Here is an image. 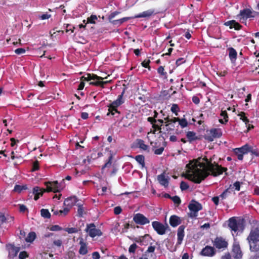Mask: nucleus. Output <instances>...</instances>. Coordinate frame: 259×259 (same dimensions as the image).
<instances>
[{
  "mask_svg": "<svg viewBox=\"0 0 259 259\" xmlns=\"http://www.w3.org/2000/svg\"><path fill=\"white\" fill-rule=\"evenodd\" d=\"M188 170L185 178L196 184H200L204 180L211 172L204 162H190L186 165Z\"/></svg>",
  "mask_w": 259,
  "mask_h": 259,
  "instance_id": "f257e3e1",
  "label": "nucleus"
},
{
  "mask_svg": "<svg viewBox=\"0 0 259 259\" xmlns=\"http://www.w3.org/2000/svg\"><path fill=\"white\" fill-rule=\"evenodd\" d=\"M45 184L47 187L46 189L40 188L38 186L34 187L33 188L32 193L34 195V199L35 200H37L46 192L56 193L60 192L61 190L57 181L46 182Z\"/></svg>",
  "mask_w": 259,
  "mask_h": 259,
  "instance_id": "f03ea898",
  "label": "nucleus"
},
{
  "mask_svg": "<svg viewBox=\"0 0 259 259\" xmlns=\"http://www.w3.org/2000/svg\"><path fill=\"white\" fill-rule=\"evenodd\" d=\"M104 78L101 76H99L95 74L86 73L83 76L80 77V80L81 81H90L93 80V81L90 82V85L101 87L104 88V85L109 83V81H103Z\"/></svg>",
  "mask_w": 259,
  "mask_h": 259,
  "instance_id": "7ed1b4c3",
  "label": "nucleus"
},
{
  "mask_svg": "<svg viewBox=\"0 0 259 259\" xmlns=\"http://www.w3.org/2000/svg\"><path fill=\"white\" fill-rule=\"evenodd\" d=\"M203 160L204 163L206 164V167L208 168V169L211 172V175L213 177H217L227 170V168L219 165L215 162L212 163L211 160L208 159L206 156L203 158Z\"/></svg>",
  "mask_w": 259,
  "mask_h": 259,
  "instance_id": "20e7f679",
  "label": "nucleus"
},
{
  "mask_svg": "<svg viewBox=\"0 0 259 259\" xmlns=\"http://www.w3.org/2000/svg\"><path fill=\"white\" fill-rule=\"evenodd\" d=\"M188 207L190 210L188 215L192 219L196 218L198 216V211L202 209L201 204L194 199L190 202Z\"/></svg>",
  "mask_w": 259,
  "mask_h": 259,
  "instance_id": "39448f33",
  "label": "nucleus"
},
{
  "mask_svg": "<svg viewBox=\"0 0 259 259\" xmlns=\"http://www.w3.org/2000/svg\"><path fill=\"white\" fill-rule=\"evenodd\" d=\"M213 246L219 250H224L228 247V240L222 236H217L212 241Z\"/></svg>",
  "mask_w": 259,
  "mask_h": 259,
  "instance_id": "423d86ee",
  "label": "nucleus"
},
{
  "mask_svg": "<svg viewBox=\"0 0 259 259\" xmlns=\"http://www.w3.org/2000/svg\"><path fill=\"white\" fill-rule=\"evenodd\" d=\"M247 240L249 244L251 245H259V227H256L251 230Z\"/></svg>",
  "mask_w": 259,
  "mask_h": 259,
  "instance_id": "0eeeda50",
  "label": "nucleus"
},
{
  "mask_svg": "<svg viewBox=\"0 0 259 259\" xmlns=\"http://www.w3.org/2000/svg\"><path fill=\"white\" fill-rule=\"evenodd\" d=\"M222 136V132L220 128H211L207 131L204 139L208 142H212L214 139L220 138Z\"/></svg>",
  "mask_w": 259,
  "mask_h": 259,
  "instance_id": "6e6552de",
  "label": "nucleus"
},
{
  "mask_svg": "<svg viewBox=\"0 0 259 259\" xmlns=\"http://www.w3.org/2000/svg\"><path fill=\"white\" fill-rule=\"evenodd\" d=\"M85 231L89 233L90 236L92 238L96 236H100L102 235L101 231L100 229H97L94 223L88 224Z\"/></svg>",
  "mask_w": 259,
  "mask_h": 259,
  "instance_id": "1a4fd4ad",
  "label": "nucleus"
},
{
  "mask_svg": "<svg viewBox=\"0 0 259 259\" xmlns=\"http://www.w3.org/2000/svg\"><path fill=\"white\" fill-rule=\"evenodd\" d=\"M133 221L136 224L140 225H144L150 222L148 218L144 216V214L140 213H136L134 215Z\"/></svg>",
  "mask_w": 259,
  "mask_h": 259,
  "instance_id": "9d476101",
  "label": "nucleus"
},
{
  "mask_svg": "<svg viewBox=\"0 0 259 259\" xmlns=\"http://www.w3.org/2000/svg\"><path fill=\"white\" fill-rule=\"evenodd\" d=\"M152 225L154 230L158 234L162 235L165 233L167 226L165 227L162 223L157 221L153 222L152 223Z\"/></svg>",
  "mask_w": 259,
  "mask_h": 259,
  "instance_id": "9b49d317",
  "label": "nucleus"
},
{
  "mask_svg": "<svg viewBox=\"0 0 259 259\" xmlns=\"http://www.w3.org/2000/svg\"><path fill=\"white\" fill-rule=\"evenodd\" d=\"M164 120L165 121V127L163 128L164 131L163 134L167 133L171 134V133L170 132L174 130L175 126L172 125L173 127H169V125H171L172 123H175L174 117L170 118L168 116H167L164 118Z\"/></svg>",
  "mask_w": 259,
  "mask_h": 259,
  "instance_id": "f8f14e48",
  "label": "nucleus"
},
{
  "mask_svg": "<svg viewBox=\"0 0 259 259\" xmlns=\"http://www.w3.org/2000/svg\"><path fill=\"white\" fill-rule=\"evenodd\" d=\"M242 223L240 222H238L234 218H231L229 220L228 226L232 231L236 232L239 228H241Z\"/></svg>",
  "mask_w": 259,
  "mask_h": 259,
  "instance_id": "ddd939ff",
  "label": "nucleus"
},
{
  "mask_svg": "<svg viewBox=\"0 0 259 259\" xmlns=\"http://www.w3.org/2000/svg\"><path fill=\"white\" fill-rule=\"evenodd\" d=\"M215 252L214 247L207 245L201 250L200 254L202 256L211 257L214 255Z\"/></svg>",
  "mask_w": 259,
  "mask_h": 259,
  "instance_id": "4468645a",
  "label": "nucleus"
},
{
  "mask_svg": "<svg viewBox=\"0 0 259 259\" xmlns=\"http://www.w3.org/2000/svg\"><path fill=\"white\" fill-rule=\"evenodd\" d=\"M233 257L235 259H241L242 257V252L238 243H234L232 247Z\"/></svg>",
  "mask_w": 259,
  "mask_h": 259,
  "instance_id": "2eb2a0df",
  "label": "nucleus"
},
{
  "mask_svg": "<svg viewBox=\"0 0 259 259\" xmlns=\"http://www.w3.org/2000/svg\"><path fill=\"white\" fill-rule=\"evenodd\" d=\"M252 12L249 9H244L240 11V13L237 15V17L240 19H247V18L254 17V16L252 15Z\"/></svg>",
  "mask_w": 259,
  "mask_h": 259,
  "instance_id": "dca6fc26",
  "label": "nucleus"
},
{
  "mask_svg": "<svg viewBox=\"0 0 259 259\" xmlns=\"http://www.w3.org/2000/svg\"><path fill=\"white\" fill-rule=\"evenodd\" d=\"M157 180L161 186L165 188L168 186L169 178L166 177L164 172L157 176Z\"/></svg>",
  "mask_w": 259,
  "mask_h": 259,
  "instance_id": "f3484780",
  "label": "nucleus"
},
{
  "mask_svg": "<svg viewBox=\"0 0 259 259\" xmlns=\"http://www.w3.org/2000/svg\"><path fill=\"white\" fill-rule=\"evenodd\" d=\"M245 146L244 145L240 148H237L234 149V152L237 156V158L239 160H242L243 159V155L246 154Z\"/></svg>",
  "mask_w": 259,
  "mask_h": 259,
  "instance_id": "a211bd4d",
  "label": "nucleus"
},
{
  "mask_svg": "<svg viewBox=\"0 0 259 259\" xmlns=\"http://www.w3.org/2000/svg\"><path fill=\"white\" fill-rule=\"evenodd\" d=\"M157 13V12H155V10L154 9H150L135 15L134 18H140L150 17L151 16L155 15Z\"/></svg>",
  "mask_w": 259,
  "mask_h": 259,
  "instance_id": "6ab92c4d",
  "label": "nucleus"
},
{
  "mask_svg": "<svg viewBox=\"0 0 259 259\" xmlns=\"http://www.w3.org/2000/svg\"><path fill=\"white\" fill-rule=\"evenodd\" d=\"M224 25L229 26L230 29L234 28L236 30H240L242 26L234 20L228 21L224 23Z\"/></svg>",
  "mask_w": 259,
  "mask_h": 259,
  "instance_id": "aec40b11",
  "label": "nucleus"
},
{
  "mask_svg": "<svg viewBox=\"0 0 259 259\" xmlns=\"http://www.w3.org/2000/svg\"><path fill=\"white\" fill-rule=\"evenodd\" d=\"M249 250L253 253L250 259H259V245H251L249 246Z\"/></svg>",
  "mask_w": 259,
  "mask_h": 259,
  "instance_id": "412c9836",
  "label": "nucleus"
},
{
  "mask_svg": "<svg viewBox=\"0 0 259 259\" xmlns=\"http://www.w3.org/2000/svg\"><path fill=\"white\" fill-rule=\"evenodd\" d=\"M185 226L184 225H181L178 228L177 231V245H180L182 242V241L185 236Z\"/></svg>",
  "mask_w": 259,
  "mask_h": 259,
  "instance_id": "4be33fe9",
  "label": "nucleus"
},
{
  "mask_svg": "<svg viewBox=\"0 0 259 259\" xmlns=\"http://www.w3.org/2000/svg\"><path fill=\"white\" fill-rule=\"evenodd\" d=\"M181 223L180 218L176 215H171L169 218V224L172 227H176Z\"/></svg>",
  "mask_w": 259,
  "mask_h": 259,
  "instance_id": "5701e85b",
  "label": "nucleus"
},
{
  "mask_svg": "<svg viewBox=\"0 0 259 259\" xmlns=\"http://www.w3.org/2000/svg\"><path fill=\"white\" fill-rule=\"evenodd\" d=\"M77 198L75 196L70 197L64 200V205L70 208L75 204Z\"/></svg>",
  "mask_w": 259,
  "mask_h": 259,
  "instance_id": "b1692460",
  "label": "nucleus"
},
{
  "mask_svg": "<svg viewBox=\"0 0 259 259\" xmlns=\"http://www.w3.org/2000/svg\"><path fill=\"white\" fill-rule=\"evenodd\" d=\"M124 93V90L123 91L121 95L118 96L117 99L113 101L112 103L110 104L109 105L112 106L113 107L117 108L118 106L121 105L123 101H122V97Z\"/></svg>",
  "mask_w": 259,
  "mask_h": 259,
  "instance_id": "393cba45",
  "label": "nucleus"
},
{
  "mask_svg": "<svg viewBox=\"0 0 259 259\" xmlns=\"http://www.w3.org/2000/svg\"><path fill=\"white\" fill-rule=\"evenodd\" d=\"M229 51V57L231 62H235L237 59V53L236 51L232 47L228 49Z\"/></svg>",
  "mask_w": 259,
  "mask_h": 259,
  "instance_id": "a878e982",
  "label": "nucleus"
},
{
  "mask_svg": "<svg viewBox=\"0 0 259 259\" xmlns=\"http://www.w3.org/2000/svg\"><path fill=\"white\" fill-rule=\"evenodd\" d=\"M135 146L141 149L146 151L148 150V146L145 144L144 141L140 139H137L135 143Z\"/></svg>",
  "mask_w": 259,
  "mask_h": 259,
  "instance_id": "bb28decb",
  "label": "nucleus"
},
{
  "mask_svg": "<svg viewBox=\"0 0 259 259\" xmlns=\"http://www.w3.org/2000/svg\"><path fill=\"white\" fill-rule=\"evenodd\" d=\"M245 149L246 151V154L248 153H250L251 155L255 156H259V151L256 148H254L251 146H249L247 144L245 145Z\"/></svg>",
  "mask_w": 259,
  "mask_h": 259,
  "instance_id": "cd10ccee",
  "label": "nucleus"
},
{
  "mask_svg": "<svg viewBox=\"0 0 259 259\" xmlns=\"http://www.w3.org/2000/svg\"><path fill=\"white\" fill-rule=\"evenodd\" d=\"M80 247L79 250V253L82 255H85L88 253V249L86 243L84 242L83 239H81L79 241Z\"/></svg>",
  "mask_w": 259,
  "mask_h": 259,
  "instance_id": "c85d7f7f",
  "label": "nucleus"
},
{
  "mask_svg": "<svg viewBox=\"0 0 259 259\" xmlns=\"http://www.w3.org/2000/svg\"><path fill=\"white\" fill-rule=\"evenodd\" d=\"M231 185H230V187L226 189L220 195V198H221V200L222 201L224 199H226L227 198L229 195H230L233 191V188H231Z\"/></svg>",
  "mask_w": 259,
  "mask_h": 259,
  "instance_id": "c756f323",
  "label": "nucleus"
},
{
  "mask_svg": "<svg viewBox=\"0 0 259 259\" xmlns=\"http://www.w3.org/2000/svg\"><path fill=\"white\" fill-rule=\"evenodd\" d=\"M175 123L176 122H179V125L182 128L187 127L188 125V122L185 118H180L179 117H174Z\"/></svg>",
  "mask_w": 259,
  "mask_h": 259,
  "instance_id": "7c9ffc66",
  "label": "nucleus"
},
{
  "mask_svg": "<svg viewBox=\"0 0 259 259\" xmlns=\"http://www.w3.org/2000/svg\"><path fill=\"white\" fill-rule=\"evenodd\" d=\"M20 250V248L19 247H16L14 245H12L9 250V256H12V257L16 256Z\"/></svg>",
  "mask_w": 259,
  "mask_h": 259,
  "instance_id": "2f4dec72",
  "label": "nucleus"
},
{
  "mask_svg": "<svg viewBox=\"0 0 259 259\" xmlns=\"http://www.w3.org/2000/svg\"><path fill=\"white\" fill-rule=\"evenodd\" d=\"M130 17H123L119 19L112 21L111 24L118 27L120 26L122 24H123L124 22L130 20Z\"/></svg>",
  "mask_w": 259,
  "mask_h": 259,
  "instance_id": "473e14b6",
  "label": "nucleus"
},
{
  "mask_svg": "<svg viewBox=\"0 0 259 259\" xmlns=\"http://www.w3.org/2000/svg\"><path fill=\"white\" fill-rule=\"evenodd\" d=\"M108 112L107 114V115H115L116 114H117L118 115H119L120 114V112L117 110V108L113 107V106L110 105H108Z\"/></svg>",
  "mask_w": 259,
  "mask_h": 259,
  "instance_id": "72a5a7b5",
  "label": "nucleus"
},
{
  "mask_svg": "<svg viewBox=\"0 0 259 259\" xmlns=\"http://www.w3.org/2000/svg\"><path fill=\"white\" fill-rule=\"evenodd\" d=\"M187 138L190 142L195 141L198 139L196 136V133L193 131H189L186 134Z\"/></svg>",
  "mask_w": 259,
  "mask_h": 259,
  "instance_id": "f704fd0d",
  "label": "nucleus"
},
{
  "mask_svg": "<svg viewBox=\"0 0 259 259\" xmlns=\"http://www.w3.org/2000/svg\"><path fill=\"white\" fill-rule=\"evenodd\" d=\"M36 237V233L34 232H30L25 238V240L27 242L32 243L35 240Z\"/></svg>",
  "mask_w": 259,
  "mask_h": 259,
  "instance_id": "c9c22d12",
  "label": "nucleus"
},
{
  "mask_svg": "<svg viewBox=\"0 0 259 259\" xmlns=\"http://www.w3.org/2000/svg\"><path fill=\"white\" fill-rule=\"evenodd\" d=\"M135 160L141 165L142 167L145 166V157L143 155H138L135 158Z\"/></svg>",
  "mask_w": 259,
  "mask_h": 259,
  "instance_id": "e433bc0d",
  "label": "nucleus"
},
{
  "mask_svg": "<svg viewBox=\"0 0 259 259\" xmlns=\"http://www.w3.org/2000/svg\"><path fill=\"white\" fill-rule=\"evenodd\" d=\"M40 214L42 217L45 219H50L51 216V213L48 209H41L40 210Z\"/></svg>",
  "mask_w": 259,
  "mask_h": 259,
  "instance_id": "4c0bfd02",
  "label": "nucleus"
},
{
  "mask_svg": "<svg viewBox=\"0 0 259 259\" xmlns=\"http://www.w3.org/2000/svg\"><path fill=\"white\" fill-rule=\"evenodd\" d=\"M112 159H113V155L112 153H110V156H109V157L108 158V160L105 163V164L104 165H103V166H102V170L105 168L109 167L111 166Z\"/></svg>",
  "mask_w": 259,
  "mask_h": 259,
  "instance_id": "58836bf2",
  "label": "nucleus"
},
{
  "mask_svg": "<svg viewBox=\"0 0 259 259\" xmlns=\"http://www.w3.org/2000/svg\"><path fill=\"white\" fill-rule=\"evenodd\" d=\"M238 116H240V119L242 120L244 122H245V124L247 125L249 122V120L245 116V112H241L238 114Z\"/></svg>",
  "mask_w": 259,
  "mask_h": 259,
  "instance_id": "ea45409f",
  "label": "nucleus"
},
{
  "mask_svg": "<svg viewBox=\"0 0 259 259\" xmlns=\"http://www.w3.org/2000/svg\"><path fill=\"white\" fill-rule=\"evenodd\" d=\"M152 124V127L154 128L153 131L151 132L152 134H155L156 132L157 131H159L160 133H161V125H159V124H156V122L151 123Z\"/></svg>",
  "mask_w": 259,
  "mask_h": 259,
  "instance_id": "a19ab883",
  "label": "nucleus"
},
{
  "mask_svg": "<svg viewBox=\"0 0 259 259\" xmlns=\"http://www.w3.org/2000/svg\"><path fill=\"white\" fill-rule=\"evenodd\" d=\"M27 187L26 185H16L14 187V191L18 193H20L23 190H26Z\"/></svg>",
  "mask_w": 259,
  "mask_h": 259,
  "instance_id": "79ce46f5",
  "label": "nucleus"
},
{
  "mask_svg": "<svg viewBox=\"0 0 259 259\" xmlns=\"http://www.w3.org/2000/svg\"><path fill=\"white\" fill-rule=\"evenodd\" d=\"M158 114L156 111H154V115L153 117H149L147 118V121L150 123L157 122L156 118L157 117Z\"/></svg>",
  "mask_w": 259,
  "mask_h": 259,
  "instance_id": "37998d69",
  "label": "nucleus"
},
{
  "mask_svg": "<svg viewBox=\"0 0 259 259\" xmlns=\"http://www.w3.org/2000/svg\"><path fill=\"white\" fill-rule=\"evenodd\" d=\"M149 235L146 234V235H145L144 236H140L139 237L135 238L134 239V240L136 242L140 243L141 244V245H144V244L143 243L144 239L146 237H149Z\"/></svg>",
  "mask_w": 259,
  "mask_h": 259,
  "instance_id": "c03bdc74",
  "label": "nucleus"
},
{
  "mask_svg": "<svg viewBox=\"0 0 259 259\" xmlns=\"http://www.w3.org/2000/svg\"><path fill=\"white\" fill-rule=\"evenodd\" d=\"M120 13V12L119 11H114L113 12H112L109 16H108V20L109 21L110 23H112V21H114V20H113V18L117 15H118V14H119Z\"/></svg>",
  "mask_w": 259,
  "mask_h": 259,
  "instance_id": "a18cd8bd",
  "label": "nucleus"
},
{
  "mask_svg": "<svg viewBox=\"0 0 259 259\" xmlns=\"http://www.w3.org/2000/svg\"><path fill=\"white\" fill-rule=\"evenodd\" d=\"M96 15H92L90 17H88L87 20L88 23L95 24V21L97 20Z\"/></svg>",
  "mask_w": 259,
  "mask_h": 259,
  "instance_id": "49530a36",
  "label": "nucleus"
},
{
  "mask_svg": "<svg viewBox=\"0 0 259 259\" xmlns=\"http://www.w3.org/2000/svg\"><path fill=\"white\" fill-rule=\"evenodd\" d=\"M64 230L69 234L76 233L78 231V229L74 227L66 228L64 229Z\"/></svg>",
  "mask_w": 259,
  "mask_h": 259,
  "instance_id": "de8ad7c7",
  "label": "nucleus"
},
{
  "mask_svg": "<svg viewBox=\"0 0 259 259\" xmlns=\"http://www.w3.org/2000/svg\"><path fill=\"white\" fill-rule=\"evenodd\" d=\"M39 164L38 160L35 161L32 164V167L31 168L32 171H35L39 170Z\"/></svg>",
  "mask_w": 259,
  "mask_h": 259,
  "instance_id": "09e8293b",
  "label": "nucleus"
},
{
  "mask_svg": "<svg viewBox=\"0 0 259 259\" xmlns=\"http://www.w3.org/2000/svg\"><path fill=\"white\" fill-rule=\"evenodd\" d=\"M6 221L5 223H10V225H11L14 223V217L9 215L5 216Z\"/></svg>",
  "mask_w": 259,
  "mask_h": 259,
  "instance_id": "8fccbe9b",
  "label": "nucleus"
},
{
  "mask_svg": "<svg viewBox=\"0 0 259 259\" xmlns=\"http://www.w3.org/2000/svg\"><path fill=\"white\" fill-rule=\"evenodd\" d=\"M179 108L177 104H173L171 107V111L175 113L176 115H178V111H179Z\"/></svg>",
  "mask_w": 259,
  "mask_h": 259,
  "instance_id": "3c124183",
  "label": "nucleus"
},
{
  "mask_svg": "<svg viewBox=\"0 0 259 259\" xmlns=\"http://www.w3.org/2000/svg\"><path fill=\"white\" fill-rule=\"evenodd\" d=\"M171 199L172 200L174 203L175 204L178 205H180L181 203V200L180 197L178 196H175L173 197H171Z\"/></svg>",
  "mask_w": 259,
  "mask_h": 259,
  "instance_id": "603ef678",
  "label": "nucleus"
},
{
  "mask_svg": "<svg viewBox=\"0 0 259 259\" xmlns=\"http://www.w3.org/2000/svg\"><path fill=\"white\" fill-rule=\"evenodd\" d=\"M189 186L187 183L182 181L180 184V188L182 191L186 190L189 188Z\"/></svg>",
  "mask_w": 259,
  "mask_h": 259,
  "instance_id": "864d4df0",
  "label": "nucleus"
},
{
  "mask_svg": "<svg viewBox=\"0 0 259 259\" xmlns=\"http://www.w3.org/2000/svg\"><path fill=\"white\" fill-rule=\"evenodd\" d=\"M28 256V254L26 251H23L20 252L19 258L20 259H26Z\"/></svg>",
  "mask_w": 259,
  "mask_h": 259,
  "instance_id": "5fc2aeb1",
  "label": "nucleus"
},
{
  "mask_svg": "<svg viewBox=\"0 0 259 259\" xmlns=\"http://www.w3.org/2000/svg\"><path fill=\"white\" fill-rule=\"evenodd\" d=\"M150 63V60H145L144 61H143L141 64H142V66L144 67V68H148L149 70L150 69V66H149V64Z\"/></svg>",
  "mask_w": 259,
  "mask_h": 259,
  "instance_id": "6e6d98bb",
  "label": "nucleus"
},
{
  "mask_svg": "<svg viewBox=\"0 0 259 259\" xmlns=\"http://www.w3.org/2000/svg\"><path fill=\"white\" fill-rule=\"evenodd\" d=\"M50 230L52 231H58L62 230V228L59 225H53L50 228Z\"/></svg>",
  "mask_w": 259,
  "mask_h": 259,
  "instance_id": "4d7b16f0",
  "label": "nucleus"
},
{
  "mask_svg": "<svg viewBox=\"0 0 259 259\" xmlns=\"http://www.w3.org/2000/svg\"><path fill=\"white\" fill-rule=\"evenodd\" d=\"M221 116L223 117L224 119L225 120V122L228 121V115L226 110L222 111L221 113Z\"/></svg>",
  "mask_w": 259,
  "mask_h": 259,
  "instance_id": "13d9d810",
  "label": "nucleus"
},
{
  "mask_svg": "<svg viewBox=\"0 0 259 259\" xmlns=\"http://www.w3.org/2000/svg\"><path fill=\"white\" fill-rule=\"evenodd\" d=\"M137 248V245H136V244L133 243L132 245H131V246H130V247L128 248V251L130 253H135Z\"/></svg>",
  "mask_w": 259,
  "mask_h": 259,
  "instance_id": "bf43d9fd",
  "label": "nucleus"
},
{
  "mask_svg": "<svg viewBox=\"0 0 259 259\" xmlns=\"http://www.w3.org/2000/svg\"><path fill=\"white\" fill-rule=\"evenodd\" d=\"M51 17V15L48 13L44 14L38 16V18L41 20L48 19Z\"/></svg>",
  "mask_w": 259,
  "mask_h": 259,
  "instance_id": "052dcab7",
  "label": "nucleus"
},
{
  "mask_svg": "<svg viewBox=\"0 0 259 259\" xmlns=\"http://www.w3.org/2000/svg\"><path fill=\"white\" fill-rule=\"evenodd\" d=\"M186 62V60L184 58H180L176 60V64L177 66L181 65Z\"/></svg>",
  "mask_w": 259,
  "mask_h": 259,
  "instance_id": "680f3d73",
  "label": "nucleus"
},
{
  "mask_svg": "<svg viewBox=\"0 0 259 259\" xmlns=\"http://www.w3.org/2000/svg\"><path fill=\"white\" fill-rule=\"evenodd\" d=\"M157 72L161 75H165L166 74V72H164V67L162 66H160L158 68Z\"/></svg>",
  "mask_w": 259,
  "mask_h": 259,
  "instance_id": "e2e57ef3",
  "label": "nucleus"
},
{
  "mask_svg": "<svg viewBox=\"0 0 259 259\" xmlns=\"http://www.w3.org/2000/svg\"><path fill=\"white\" fill-rule=\"evenodd\" d=\"M83 208L82 205H79L77 209L78 215L80 217H82L83 214Z\"/></svg>",
  "mask_w": 259,
  "mask_h": 259,
  "instance_id": "0e129e2a",
  "label": "nucleus"
},
{
  "mask_svg": "<svg viewBox=\"0 0 259 259\" xmlns=\"http://www.w3.org/2000/svg\"><path fill=\"white\" fill-rule=\"evenodd\" d=\"M26 52V50L24 48H18L15 50V53L17 55H21L24 54Z\"/></svg>",
  "mask_w": 259,
  "mask_h": 259,
  "instance_id": "69168bd1",
  "label": "nucleus"
},
{
  "mask_svg": "<svg viewBox=\"0 0 259 259\" xmlns=\"http://www.w3.org/2000/svg\"><path fill=\"white\" fill-rule=\"evenodd\" d=\"M122 211V208L120 206H116L114 208V213L116 215L119 214Z\"/></svg>",
  "mask_w": 259,
  "mask_h": 259,
  "instance_id": "338daca9",
  "label": "nucleus"
},
{
  "mask_svg": "<svg viewBox=\"0 0 259 259\" xmlns=\"http://www.w3.org/2000/svg\"><path fill=\"white\" fill-rule=\"evenodd\" d=\"M164 150V147H160L158 149H156L154 150V153L156 155H160L162 154Z\"/></svg>",
  "mask_w": 259,
  "mask_h": 259,
  "instance_id": "774afa93",
  "label": "nucleus"
}]
</instances>
